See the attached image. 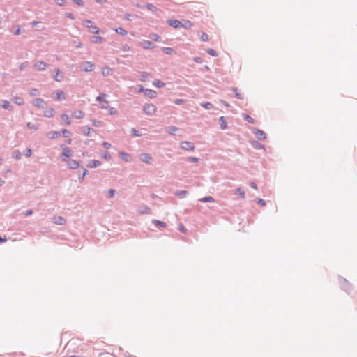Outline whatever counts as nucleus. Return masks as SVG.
<instances>
[{"label":"nucleus","mask_w":357,"mask_h":357,"mask_svg":"<svg viewBox=\"0 0 357 357\" xmlns=\"http://www.w3.org/2000/svg\"><path fill=\"white\" fill-rule=\"evenodd\" d=\"M27 127L31 129V130H36L38 129V127L36 125L33 124V123H27Z\"/></svg>","instance_id":"79ce46f5"},{"label":"nucleus","mask_w":357,"mask_h":357,"mask_svg":"<svg viewBox=\"0 0 357 357\" xmlns=\"http://www.w3.org/2000/svg\"><path fill=\"white\" fill-rule=\"evenodd\" d=\"M33 67L38 71L44 70L47 68V64L44 61H38L34 63Z\"/></svg>","instance_id":"423d86ee"},{"label":"nucleus","mask_w":357,"mask_h":357,"mask_svg":"<svg viewBox=\"0 0 357 357\" xmlns=\"http://www.w3.org/2000/svg\"><path fill=\"white\" fill-rule=\"evenodd\" d=\"M201 105L205 108V109H212L213 107V105L208 102H202L201 104Z\"/></svg>","instance_id":"72a5a7b5"},{"label":"nucleus","mask_w":357,"mask_h":357,"mask_svg":"<svg viewBox=\"0 0 357 357\" xmlns=\"http://www.w3.org/2000/svg\"><path fill=\"white\" fill-rule=\"evenodd\" d=\"M83 23L89 29V31L91 33L94 34H98L99 33V29L96 26L93 25L91 20H85Z\"/></svg>","instance_id":"f03ea898"},{"label":"nucleus","mask_w":357,"mask_h":357,"mask_svg":"<svg viewBox=\"0 0 357 357\" xmlns=\"http://www.w3.org/2000/svg\"><path fill=\"white\" fill-rule=\"evenodd\" d=\"M55 114V111L53 107H47L43 112V116L46 118H52Z\"/></svg>","instance_id":"0eeeda50"},{"label":"nucleus","mask_w":357,"mask_h":357,"mask_svg":"<svg viewBox=\"0 0 357 357\" xmlns=\"http://www.w3.org/2000/svg\"><path fill=\"white\" fill-rule=\"evenodd\" d=\"M180 146L183 150H190V151H194L195 150V145L188 141H183L181 142L180 144Z\"/></svg>","instance_id":"20e7f679"},{"label":"nucleus","mask_w":357,"mask_h":357,"mask_svg":"<svg viewBox=\"0 0 357 357\" xmlns=\"http://www.w3.org/2000/svg\"><path fill=\"white\" fill-rule=\"evenodd\" d=\"M256 201H257V202L259 204L261 205L262 206H266V202H265L264 199H261V198H258V199H256Z\"/></svg>","instance_id":"de8ad7c7"},{"label":"nucleus","mask_w":357,"mask_h":357,"mask_svg":"<svg viewBox=\"0 0 357 357\" xmlns=\"http://www.w3.org/2000/svg\"><path fill=\"white\" fill-rule=\"evenodd\" d=\"M71 150L69 149L67 147H64L63 148V153L62 154V156L65 157V158H68L71 155Z\"/></svg>","instance_id":"a878e982"},{"label":"nucleus","mask_w":357,"mask_h":357,"mask_svg":"<svg viewBox=\"0 0 357 357\" xmlns=\"http://www.w3.org/2000/svg\"><path fill=\"white\" fill-rule=\"evenodd\" d=\"M188 160L190 161V162H197L199 161V159L197 158H195V157H190L188 158Z\"/></svg>","instance_id":"4d7b16f0"},{"label":"nucleus","mask_w":357,"mask_h":357,"mask_svg":"<svg viewBox=\"0 0 357 357\" xmlns=\"http://www.w3.org/2000/svg\"><path fill=\"white\" fill-rule=\"evenodd\" d=\"M102 146H103L105 149H110V148H111V144H109V142H103V143H102Z\"/></svg>","instance_id":"6e6d98bb"},{"label":"nucleus","mask_w":357,"mask_h":357,"mask_svg":"<svg viewBox=\"0 0 357 357\" xmlns=\"http://www.w3.org/2000/svg\"><path fill=\"white\" fill-rule=\"evenodd\" d=\"M132 134L133 136H135V137L140 136V134L138 132V131L135 129L132 130Z\"/></svg>","instance_id":"bf43d9fd"},{"label":"nucleus","mask_w":357,"mask_h":357,"mask_svg":"<svg viewBox=\"0 0 357 357\" xmlns=\"http://www.w3.org/2000/svg\"><path fill=\"white\" fill-rule=\"evenodd\" d=\"M144 93L146 96H148L150 98H155L157 94L155 91L151 89H146L144 91Z\"/></svg>","instance_id":"dca6fc26"},{"label":"nucleus","mask_w":357,"mask_h":357,"mask_svg":"<svg viewBox=\"0 0 357 357\" xmlns=\"http://www.w3.org/2000/svg\"><path fill=\"white\" fill-rule=\"evenodd\" d=\"M157 107L151 103L146 104L143 107V112L145 114L149 116H153L156 113Z\"/></svg>","instance_id":"f257e3e1"},{"label":"nucleus","mask_w":357,"mask_h":357,"mask_svg":"<svg viewBox=\"0 0 357 357\" xmlns=\"http://www.w3.org/2000/svg\"><path fill=\"white\" fill-rule=\"evenodd\" d=\"M112 73V69L109 67H103L102 69V74L104 75V76H108L109 75H111Z\"/></svg>","instance_id":"6ab92c4d"},{"label":"nucleus","mask_w":357,"mask_h":357,"mask_svg":"<svg viewBox=\"0 0 357 357\" xmlns=\"http://www.w3.org/2000/svg\"><path fill=\"white\" fill-rule=\"evenodd\" d=\"M55 3L59 6H63L65 4L64 0H54Z\"/></svg>","instance_id":"603ef678"},{"label":"nucleus","mask_w":357,"mask_h":357,"mask_svg":"<svg viewBox=\"0 0 357 357\" xmlns=\"http://www.w3.org/2000/svg\"><path fill=\"white\" fill-rule=\"evenodd\" d=\"M178 229L182 233H185L187 231V229H185V227L183 225H180L178 227Z\"/></svg>","instance_id":"5fc2aeb1"},{"label":"nucleus","mask_w":357,"mask_h":357,"mask_svg":"<svg viewBox=\"0 0 357 357\" xmlns=\"http://www.w3.org/2000/svg\"><path fill=\"white\" fill-rule=\"evenodd\" d=\"M168 24L174 28L181 26V22L177 20H169Z\"/></svg>","instance_id":"4468645a"},{"label":"nucleus","mask_w":357,"mask_h":357,"mask_svg":"<svg viewBox=\"0 0 357 357\" xmlns=\"http://www.w3.org/2000/svg\"><path fill=\"white\" fill-rule=\"evenodd\" d=\"M106 94L101 93L98 97L96 98V100L100 102V105L101 108H107L108 107V101L105 100Z\"/></svg>","instance_id":"7ed1b4c3"},{"label":"nucleus","mask_w":357,"mask_h":357,"mask_svg":"<svg viewBox=\"0 0 357 357\" xmlns=\"http://www.w3.org/2000/svg\"><path fill=\"white\" fill-rule=\"evenodd\" d=\"M152 39L154 40L155 41H158L160 40V36H158L157 34H153L151 36Z\"/></svg>","instance_id":"052dcab7"},{"label":"nucleus","mask_w":357,"mask_h":357,"mask_svg":"<svg viewBox=\"0 0 357 357\" xmlns=\"http://www.w3.org/2000/svg\"><path fill=\"white\" fill-rule=\"evenodd\" d=\"M32 154V151L31 149H28L26 150V155L28 156V157H30Z\"/></svg>","instance_id":"69168bd1"},{"label":"nucleus","mask_w":357,"mask_h":357,"mask_svg":"<svg viewBox=\"0 0 357 357\" xmlns=\"http://www.w3.org/2000/svg\"><path fill=\"white\" fill-rule=\"evenodd\" d=\"M13 155L15 159H20L21 158V153L19 150H15L13 153Z\"/></svg>","instance_id":"c9c22d12"},{"label":"nucleus","mask_w":357,"mask_h":357,"mask_svg":"<svg viewBox=\"0 0 357 357\" xmlns=\"http://www.w3.org/2000/svg\"><path fill=\"white\" fill-rule=\"evenodd\" d=\"M62 121L66 124L70 125L71 123L70 116L68 114H63L61 115Z\"/></svg>","instance_id":"ddd939ff"},{"label":"nucleus","mask_w":357,"mask_h":357,"mask_svg":"<svg viewBox=\"0 0 357 357\" xmlns=\"http://www.w3.org/2000/svg\"><path fill=\"white\" fill-rule=\"evenodd\" d=\"M184 102V101L181 99H176L175 101H174V103L176 104V105H181V104H183Z\"/></svg>","instance_id":"680f3d73"},{"label":"nucleus","mask_w":357,"mask_h":357,"mask_svg":"<svg viewBox=\"0 0 357 357\" xmlns=\"http://www.w3.org/2000/svg\"><path fill=\"white\" fill-rule=\"evenodd\" d=\"M149 77V74L146 72H144L142 73V78H141V80L142 81H144L146 80V79H148Z\"/></svg>","instance_id":"a18cd8bd"},{"label":"nucleus","mask_w":357,"mask_h":357,"mask_svg":"<svg viewBox=\"0 0 357 357\" xmlns=\"http://www.w3.org/2000/svg\"><path fill=\"white\" fill-rule=\"evenodd\" d=\"M243 117L248 122H249V123H250L252 124H255V121L250 116L244 114H243Z\"/></svg>","instance_id":"c85d7f7f"},{"label":"nucleus","mask_w":357,"mask_h":357,"mask_svg":"<svg viewBox=\"0 0 357 357\" xmlns=\"http://www.w3.org/2000/svg\"><path fill=\"white\" fill-rule=\"evenodd\" d=\"M192 26V24L189 20H184L183 23H181V26L185 29H190Z\"/></svg>","instance_id":"bb28decb"},{"label":"nucleus","mask_w":357,"mask_h":357,"mask_svg":"<svg viewBox=\"0 0 357 357\" xmlns=\"http://www.w3.org/2000/svg\"><path fill=\"white\" fill-rule=\"evenodd\" d=\"M200 38L203 41H207L208 40V36L204 32L201 33Z\"/></svg>","instance_id":"ea45409f"},{"label":"nucleus","mask_w":357,"mask_h":357,"mask_svg":"<svg viewBox=\"0 0 357 357\" xmlns=\"http://www.w3.org/2000/svg\"><path fill=\"white\" fill-rule=\"evenodd\" d=\"M253 133L255 137L259 140H265L266 139V133L261 130L254 129Z\"/></svg>","instance_id":"39448f33"},{"label":"nucleus","mask_w":357,"mask_h":357,"mask_svg":"<svg viewBox=\"0 0 357 357\" xmlns=\"http://www.w3.org/2000/svg\"><path fill=\"white\" fill-rule=\"evenodd\" d=\"M194 61L196 63H202V59L200 57H195Z\"/></svg>","instance_id":"338daca9"},{"label":"nucleus","mask_w":357,"mask_h":357,"mask_svg":"<svg viewBox=\"0 0 357 357\" xmlns=\"http://www.w3.org/2000/svg\"><path fill=\"white\" fill-rule=\"evenodd\" d=\"M50 139H54L59 136V132L57 131H51L47 134Z\"/></svg>","instance_id":"5701e85b"},{"label":"nucleus","mask_w":357,"mask_h":357,"mask_svg":"<svg viewBox=\"0 0 357 357\" xmlns=\"http://www.w3.org/2000/svg\"><path fill=\"white\" fill-rule=\"evenodd\" d=\"M119 157L125 162H131L132 160V157L130 154L126 153V152H123V151H120L119 153Z\"/></svg>","instance_id":"9d476101"},{"label":"nucleus","mask_w":357,"mask_h":357,"mask_svg":"<svg viewBox=\"0 0 357 357\" xmlns=\"http://www.w3.org/2000/svg\"><path fill=\"white\" fill-rule=\"evenodd\" d=\"M233 91L235 93V96L238 98V99H243V96L241 93H240L237 89L234 88L233 89Z\"/></svg>","instance_id":"f704fd0d"},{"label":"nucleus","mask_w":357,"mask_h":357,"mask_svg":"<svg viewBox=\"0 0 357 357\" xmlns=\"http://www.w3.org/2000/svg\"><path fill=\"white\" fill-rule=\"evenodd\" d=\"M45 105V101L42 98H36L34 100V105L38 108H43Z\"/></svg>","instance_id":"2eb2a0df"},{"label":"nucleus","mask_w":357,"mask_h":357,"mask_svg":"<svg viewBox=\"0 0 357 357\" xmlns=\"http://www.w3.org/2000/svg\"><path fill=\"white\" fill-rule=\"evenodd\" d=\"M115 31L116 33L121 35V36H126L127 31L122 27H118L115 29Z\"/></svg>","instance_id":"393cba45"},{"label":"nucleus","mask_w":357,"mask_h":357,"mask_svg":"<svg viewBox=\"0 0 357 357\" xmlns=\"http://www.w3.org/2000/svg\"><path fill=\"white\" fill-rule=\"evenodd\" d=\"M177 130H178V128L176 127H174V126H170L168 128V132L171 135H174L175 132L177 131Z\"/></svg>","instance_id":"58836bf2"},{"label":"nucleus","mask_w":357,"mask_h":357,"mask_svg":"<svg viewBox=\"0 0 357 357\" xmlns=\"http://www.w3.org/2000/svg\"><path fill=\"white\" fill-rule=\"evenodd\" d=\"M54 79L57 82H61L63 79V76L60 75L59 69H56V74L54 77Z\"/></svg>","instance_id":"7c9ffc66"},{"label":"nucleus","mask_w":357,"mask_h":357,"mask_svg":"<svg viewBox=\"0 0 357 357\" xmlns=\"http://www.w3.org/2000/svg\"><path fill=\"white\" fill-rule=\"evenodd\" d=\"M75 3H77V5L79 6H82L84 4H83V2L82 0H73Z\"/></svg>","instance_id":"e2e57ef3"},{"label":"nucleus","mask_w":357,"mask_h":357,"mask_svg":"<svg viewBox=\"0 0 357 357\" xmlns=\"http://www.w3.org/2000/svg\"><path fill=\"white\" fill-rule=\"evenodd\" d=\"M69 166L70 168H75L78 166V164L76 161L73 160L70 164Z\"/></svg>","instance_id":"8fccbe9b"},{"label":"nucleus","mask_w":357,"mask_h":357,"mask_svg":"<svg viewBox=\"0 0 357 357\" xmlns=\"http://www.w3.org/2000/svg\"><path fill=\"white\" fill-rule=\"evenodd\" d=\"M114 193H115V190H112V189L109 190L108 191V195H107V196H108V197H114Z\"/></svg>","instance_id":"864d4df0"},{"label":"nucleus","mask_w":357,"mask_h":357,"mask_svg":"<svg viewBox=\"0 0 357 357\" xmlns=\"http://www.w3.org/2000/svg\"><path fill=\"white\" fill-rule=\"evenodd\" d=\"M220 121V128L222 130H225L227 128V121L224 116H220L219 119Z\"/></svg>","instance_id":"aec40b11"},{"label":"nucleus","mask_w":357,"mask_h":357,"mask_svg":"<svg viewBox=\"0 0 357 357\" xmlns=\"http://www.w3.org/2000/svg\"><path fill=\"white\" fill-rule=\"evenodd\" d=\"M102 158H103L104 159H105L106 160H110V159H111V158H112V157H111V155H110V153H108V152H105V153L102 155Z\"/></svg>","instance_id":"49530a36"},{"label":"nucleus","mask_w":357,"mask_h":357,"mask_svg":"<svg viewBox=\"0 0 357 357\" xmlns=\"http://www.w3.org/2000/svg\"><path fill=\"white\" fill-rule=\"evenodd\" d=\"M54 223L56 225H63L66 224V220L61 216H58L54 218Z\"/></svg>","instance_id":"f3484780"},{"label":"nucleus","mask_w":357,"mask_h":357,"mask_svg":"<svg viewBox=\"0 0 357 357\" xmlns=\"http://www.w3.org/2000/svg\"><path fill=\"white\" fill-rule=\"evenodd\" d=\"M83 70L85 72H91L93 70V64L90 61H85L82 63Z\"/></svg>","instance_id":"6e6552de"},{"label":"nucleus","mask_w":357,"mask_h":357,"mask_svg":"<svg viewBox=\"0 0 357 357\" xmlns=\"http://www.w3.org/2000/svg\"><path fill=\"white\" fill-rule=\"evenodd\" d=\"M105 40V39L100 36H95L92 38V42L93 43H102Z\"/></svg>","instance_id":"c756f323"},{"label":"nucleus","mask_w":357,"mask_h":357,"mask_svg":"<svg viewBox=\"0 0 357 357\" xmlns=\"http://www.w3.org/2000/svg\"><path fill=\"white\" fill-rule=\"evenodd\" d=\"M162 50L164 53L167 54H170L174 52L173 49L170 47H163Z\"/></svg>","instance_id":"4c0bfd02"},{"label":"nucleus","mask_w":357,"mask_h":357,"mask_svg":"<svg viewBox=\"0 0 357 357\" xmlns=\"http://www.w3.org/2000/svg\"><path fill=\"white\" fill-rule=\"evenodd\" d=\"M100 165H101V162L99 160H93L89 161L88 167H89L91 168H95V167L100 166Z\"/></svg>","instance_id":"a211bd4d"},{"label":"nucleus","mask_w":357,"mask_h":357,"mask_svg":"<svg viewBox=\"0 0 357 357\" xmlns=\"http://www.w3.org/2000/svg\"><path fill=\"white\" fill-rule=\"evenodd\" d=\"M82 130L84 135L89 136L90 135L92 129L90 127L86 126L82 128Z\"/></svg>","instance_id":"b1692460"},{"label":"nucleus","mask_w":357,"mask_h":357,"mask_svg":"<svg viewBox=\"0 0 357 357\" xmlns=\"http://www.w3.org/2000/svg\"><path fill=\"white\" fill-rule=\"evenodd\" d=\"M21 33V27L20 26H17V29L14 32L15 35H19Z\"/></svg>","instance_id":"13d9d810"},{"label":"nucleus","mask_w":357,"mask_h":357,"mask_svg":"<svg viewBox=\"0 0 357 357\" xmlns=\"http://www.w3.org/2000/svg\"><path fill=\"white\" fill-rule=\"evenodd\" d=\"M153 222L155 226H161L162 227H167L166 223H165L164 222H161L160 220H154Z\"/></svg>","instance_id":"2f4dec72"},{"label":"nucleus","mask_w":357,"mask_h":357,"mask_svg":"<svg viewBox=\"0 0 357 357\" xmlns=\"http://www.w3.org/2000/svg\"><path fill=\"white\" fill-rule=\"evenodd\" d=\"M125 357H136V356H135L129 353H126V354H125Z\"/></svg>","instance_id":"774afa93"},{"label":"nucleus","mask_w":357,"mask_h":357,"mask_svg":"<svg viewBox=\"0 0 357 357\" xmlns=\"http://www.w3.org/2000/svg\"><path fill=\"white\" fill-rule=\"evenodd\" d=\"M140 44L144 49H150L154 47L153 43L149 40H142Z\"/></svg>","instance_id":"9b49d317"},{"label":"nucleus","mask_w":357,"mask_h":357,"mask_svg":"<svg viewBox=\"0 0 357 357\" xmlns=\"http://www.w3.org/2000/svg\"><path fill=\"white\" fill-rule=\"evenodd\" d=\"M32 213H33V211L32 210H28L26 212H24V215L25 216H29V215H31Z\"/></svg>","instance_id":"0e129e2a"},{"label":"nucleus","mask_w":357,"mask_h":357,"mask_svg":"<svg viewBox=\"0 0 357 357\" xmlns=\"http://www.w3.org/2000/svg\"><path fill=\"white\" fill-rule=\"evenodd\" d=\"M206 52H207L210 55H211V56H217V52H216L214 50H213V49H208V50H206Z\"/></svg>","instance_id":"c03bdc74"},{"label":"nucleus","mask_w":357,"mask_h":357,"mask_svg":"<svg viewBox=\"0 0 357 357\" xmlns=\"http://www.w3.org/2000/svg\"><path fill=\"white\" fill-rule=\"evenodd\" d=\"M236 194L238 195L239 197H241V198H244L245 197V192L241 188H238L236 190Z\"/></svg>","instance_id":"a19ab883"},{"label":"nucleus","mask_w":357,"mask_h":357,"mask_svg":"<svg viewBox=\"0 0 357 357\" xmlns=\"http://www.w3.org/2000/svg\"><path fill=\"white\" fill-rule=\"evenodd\" d=\"M61 132L64 137H68L70 135V132L66 129L62 130Z\"/></svg>","instance_id":"09e8293b"},{"label":"nucleus","mask_w":357,"mask_h":357,"mask_svg":"<svg viewBox=\"0 0 357 357\" xmlns=\"http://www.w3.org/2000/svg\"><path fill=\"white\" fill-rule=\"evenodd\" d=\"M30 94L32 96H38L39 95V91L37 89H31L30 90Z\"/></svg>","instance_id":"37998d69"},{"label":"nucleus","mask_w":357,"mask_h":357,"mask_svg":"<svg viewBox=\"0 0 357 357\" xmlns=\"http://www.w3.org/2000/svg\"><path fill=\"white\" fill-rule=\"evenodd\" d=\"M55 95H56V99L57 100H65L66 99V95L63 93V91H61V90H57L55 92Z\"/></svg>","instance_id":"f8f14e48"},{"label":"nucleus","mask_w":357,"mask_h":357,"mask_svg":"<svg viewBox=\"0 0 357 357\" xmlns=\"http://www.w3.org/2000/svg\"><path fill=\"white\" fill-rule=\"evenodd\" d=\"M2 107L6 109H9L10 107V102L7 100H2Z\"/></svg>","instance_id":"e433bc0d"},{"label":"nucleus","mask_w":357,"mask_h":357,"mask_svg":"<svg viewBox=\"0 0 357 357\" xmlns=\"http://www.w3.org/2000/svg\"><path fill=\"white\" fill-rule=\"evenodd\" d=\"M140 159L143 162H145L146 164H151V162L152 161V157L149 153L141 154Z\"/></svg>","instance_id":"1a4fd4ad"},{"label":"nucleus","mask_w":357,"mask_h":357,"mask_svg":"<svg viewBox=\"0 0 357 357\" xmlns=\"http://www.w3.org/2000/svg\"><path fill=\"white\" fill-rule=\"evenodd\" d=\"M153 86H155L157 88H162V87L165 86V84L164 82H162V81H160L159 79H155L153 82Z\"/></svg>","instance_id":"4be33fe9"},{"label":"nucleus","mask_w":357,"mask_h":357,"mask_svg":"<svg viewBox=\"0 0 357 357\" xmlns=\"http://www.w3.org/2000/svg\"><path fill=\"white\" fill-rule=\"evenodd\" d=\"M199 201L201 202H215L214 199L211 196L201 198V199H199Z\"/></svg>","instance_id":"cd10ccee"},{"label":"nucleus","mask_w":357,"mask_h":357,"mask_svg":"<svg viewBox=\"0 0 357 357\" xmlns=\"http://www.w3.org/2000/svg\"><path fill=\"white\" fill-rule=\"evenodd\" d=\"M109 114H111V115H114V114H116L117 113V112H116V109L115 108H114V107H110V108L109 109Z\"/></svg>","instance_id":"3c124183"},{"label":"nucleus","mask_w":357,"mask_h":357,"mask_svg":"<svg viewBox=\"0 0 357 357\" xmlns=\"http://www.w3.org/2000/svg\"><path fill=\"white\" fill-rule=\"evenodd\" d=\"M14 102L18 105H21L24 103V100L21 97H15L14 98Z\"/></svg>","instance_id":"473e14b6"},{"label":"nucleus","mask_w":357,"mask_h":357,"mask_svg":"<svg viewBox=\"0 0 357 357\" xmlns=\"http://www.w3.org/2000/svg\"><path fill=\"white\" fill-rule=\"evenodd\" d=\"M73 116L76 119H82L84 116V113L82 110H77L74 112Z\"/></svg>","instance_id":"412c9836"}]
</instances>
